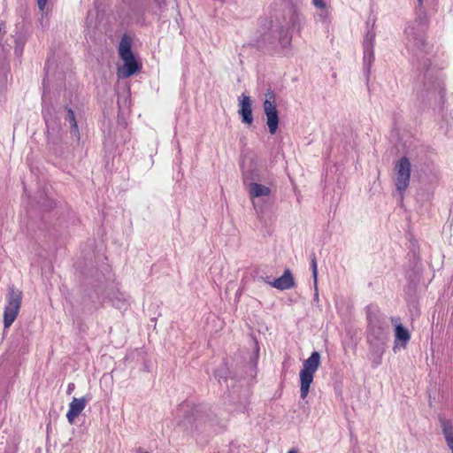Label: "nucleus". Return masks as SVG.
Wrapping results in <instances>:
<instances>
[{"label":"nucleus","mask_w":453,"mask_h":453,"mask_svg":"<svg viewBox=\"0 0 453 453\" xmlns=\"http://www.w3.org/2000/svg\"><path fill=\"white\" fill-rule=\"evenodd\" d=\"M119 55L123 60L122 65L118 68L119 78H129L139 71L141 65L132 51L130 38L127 36L121 38L119 44Z\"/></svg>","instance_id":"nucleus-1"},{"label":"nucleus","mask_w":453,"mask_h":453,"mask_svg":"<svg viewBox=\"0 0 453 453\" xmlns=\"http://www.w3.org/2000/svg\"><path fill=\"white\" fill-rule=\"evenodd\" d=\"M320 355L319 351H313L310 357L303 361L300 372V396L302 399L307 397L311 386L314 380V375L320 365Z\"/></svg>","instance_id":"nucleus-2"},{"label":"nucleus","mask_w":453,"mask_h":453,"mask_svg":"<svg viewBox=\"0 0 453 453\" xmlns=\"http://www.w3.org/2000/svg\"><path fill=\"white\" fill-rule=\"evenodd\" d=\"M23 293L19 288L9 287L5 294V307L4 312V325L12 326L18 317L21 306Z\"/></svg>","instance_id":"nucleus-3"},{"label":"nucleus","mask_w":453,"mask_h":453,"mask_svg":"<svg viewBox=\"0 0 453 453\" xmlns=\"http://www.w3.org/2000/svg\"><path fill=\"white\" fill-rule=\"evenodd\" d=\"M411 175V164L407 157H400L395 165V186L401 196L408 189Z\"/></svg>","instance_id":"nucleus-4"},{"label":"nucleus","mask_w":453,"mask_h":453,"mask_svg":"<svg viewBox=\"0 0 453 453\" xmlns=\"http://www.w3.org/2000/svg\"><path fill=\"white\" fill-rule=\"evenodd\" d=\"M264 111L268 130L273 135L279 128V111L276 106L275 95L272 90H268L265 94Z\"/></svg>","instance_id":"nucleus-5"},{"label":"nucleus","mask_w":453,"mask_h":453,"mask_svg":"<svg viewBox=\"0 0 453 453\" xmlns=\"http://www.w3.org/2000/svg\"><path fill=\"white\" fill-rule=\"evenodd\" d=\"M388 324L385 317L376 312L368 313V342H372L384 337Z\"/></svg>","instance_id":"nucleus-6"},{"label":"nucleus","mask_w":453,"mask_h":453,"mask_svg":"<svg viewBox=\"0 0 453 453\" xmlns=\"http://www.w3.org/2000/svg\"><path fill=\"white\" fill-rule=\"evenodd\" d=\"M376 41V34L371 30L366 33L363 42V65L367 74L370 73L372 63L375 61L374 45Z\"/></svg>","instance_id":"nucleus-7"},{"label":"nucleus","mask_w":453,"mask_h":453,"mask_svg":"<svg viewBox=\"0 0 453 453\" xmlns=\"http://www.w3.org/2000/svg\"><path fill=\"white\" fill-rule=\"evenodd\" d=\"M395 324V346L393 349L395 352L398 351L399 346L405 348L411 339V334L408 329L404 328L403 325L398 322V319H392Z\"/></svg>","instance_id":"nucleus-8"},{"label":"nucleus","mask_w":453,"mask_h":453,"mask_svg":"<svg viewBox=\"0 0 453 453\" xmlns=\"http://www.w3.org/2000/svg\"><path fill=\"white\" fill-rule=\"evenodd\" d=\"M239 113L242 123L250 125L253 122L252 100L249 96L242 95L239 97Z\"/></svg>","instance_id":"nucleus-9"},{"label":"nucleus","mask_w":453,"mask_h":453,"mask_svg":"<svg viewBox=\"0 0 453 453\" xmlns=\"http://www.w3.org/2000/svg\"><path fill=\"white\" fill-rule=\"evenodd\" d=\"M88 400H90V398H86V396H83V398L73 399V401L69 404V409L66 413V417L70 424L74 423L79 414H81L83 409H85Z\"/></svg>","instance_id":"nucleus-10"},{"label":"nucleus","mask_w":453,"mask_h":453,"mask_svg":"<svg viewBox=\"0 0 453 453\" xmlns=\"http://www.w3.org/2000/svg\"><path fill=\"white\" fill-rule=\"evenodd\" d=\"M267 284L271 285L272 288L280 290L289 289L295 286V277L289 269H286L283 272V275L274 280L267 281Z\"/></svg>","instance_id":"nucleus-11"},{"label":"nucleus","mask_w":453,"mask_h":453,"mask_svg":"<svg viewBox=\"0 0 453 453\" xmlns=\"http://www.w3.org/2000/svg\"><path fill=\"white\" fill-rule=\"evenodd\" d=\"M54 0H36L41 17L39 19L41 26H47L49 22V13Z\"/></svg>","instance_id":"nucleus-12"},{"label":"nucleus","mask_w":453,"mask_h":453,"mask_svg":"<svg viewBox=\"0 0 453 453\" xmlns=\"http://www.w3.org/2000/svg\"><path fill=\"white\" fill-rule=\"evenodd\" d=\"M441 427L442 429V434L445 438L446 444L453 453V421L441 419Z\"/></svg>","instance_id":"nucleus-13"},{"label":"nucleus","mask_w":453,"mask_h":453,"mask_svg":"<svg viewBox=\"0 0 453 453\" xmlns=\"http://www.w3.org/2000/svg\"><path fill=\"white\" fill-rule=\"evenodd\" d=\"M248 192L252 198L263 197L271 194V189L267 186L257 184V182H251L248 187Z\"/></svg>","instance_id":"nucleus-14"},{"label":"nucleus","mask_w":453,"mask_h":453,"mask_svg":"<svg viewBox=\"0 0 453 453\" xmlns=\"http://www.w3.org/2000/svg\"><path fill=\"white\" fill-rule=\"evenodd\" d=\"M314 20L319 22L322 25H329L332 20V13L330 11V5H327L325 9L318 11L314 14Z\"/></svg>","instance_id":"nucleus-15"},{"label":"nucleus","mask_w":453,"mask_h":453,"mask_svg":"<svg viewBox=\"0 0 453 453\" xmlns=\"http://www.w3.org/2000/svg\"><path fill=\"white\" fill-rule=\"evenodd\" d=\"M305 18L302 13L294 12L289 18V26L293 29H296L297 31H301L304 26Z\"/></svg>","instance_id":"nucleus-16"},{"label":"nucleus","mask_w":453,"mask_h":453,"mask_svg":"<svg viewBox=\"0 0 453 453\" xmlns=\"http://www.w3.org/2000/svg\"><path fill=\"white\" fill-rule=\"evenodd\" d=\"M66 120H68V122L71 125V134H72V135L75 136L77 138H80L78 123H77V121L75 119V114H74L73 111L67 110Z\"/></svg>","instance_id":"nucleus-17"},{"label":"nucleus","mask_w":453,"mask_h":453,"mask_svg":"<svg viewBox=\"0 0 453 453\" xmlns=\"http://www.w3.org/2000/svg\"><path fill=\"white\" fill-rule=\"evenodd\" d=\"M112 304L115 305L118 309H123L126 305L128 304L130 297L126 296V294L119 293L116 294L115 296L111 298Z\"/></svg>","instance_id":"nucleus-18"},{"label":"nucleus","mask_w":453,"mask_h":453,"mask_svg":"<svg viewBox=\"0 0 453 453\" xmlns=\"http://www.w3.org/2000/svg\"><path fill=\"white\" fill-rule=\"evenodd\" d=\"M420 45H424V40L422 37L418 38H410L407 42L408 47H417V49H419Z\"/></svg>","instance_id":"nucleus-19"},{"label":"nucleus","mask_w":453,"mask_h":453,"mask_svg":"<svg viewBox=\"0 0 453 453\" xmlns=\"http://www.w3.org/2000/svg\"><path fill=\"white\" fill-rule=\"evenodd\" d=\"M311 266L312 269L313 285H317L318 284V263H317L316 258L311 259Z\"/></svg>","instance_id":"nucleus-20"},{"label":"nucleus","mask_w":453,"mask_h":453,"mask_svg":"<svg viewBox=\"0 0 453 453\" xmlns=\"http://www.w3.org/2000/svg\"><path fill=\"white\" fill-rule=\"evenodd\" d=\"M312 4L317 10L325 9L329 5L326 0H312Z\"/></svg>","instance_id":"nucleus-21"},{"label":"nucleus","mask_w":453,"mask_h":453,"mask_svg":"<svg viewBox=\"0 0 453 453\" xmlns=\"http://www.w3.org/2000/svg\"><path fill=\"white\" fill-rule=\"evenodd\" d=\"M313 300L315 302H319V288H318V283L316 285H314V296H313Z\"/></svg>","instance_id":"nucleus-22"},{"label":"nucleus","mask_w":453,"mask_h":453,"mask_svg":"<svg viewBox=\"0 0 453 453\" xmlns=\"http://www.w3.org/2000/svg\"><path fill=\"white\" fill-rule=\"evenodd\" d=\"M74 384L71 383L68 385L67 393H71L73 389L74 388Z\"/></svg>","instance_id":"nucleus-23"},{"label":"nucleus","mask_w":453,"mask_h":453,"mask_svg":"<svg viewBox=\"0 0 453 453\" xmlns=\"http://www.w3.org/2000/svg\"><path fill=\"white\" fill-rule=\"evenodd\" d=\"M418 1V4L419 6H423L424 5V0H417Z\"/></svg>","instance_id":"nucleus-24"},{"label":"nucleus","mask_w":453,"mask_h":453,"mask_svg":"<svg viewBox=\"0 0 453 453\" xmlns=\"http://www.w3.org/2000/svg\"><path fill=\"white\" fill-rule=\"evenodd\" d=\"M380 363H381V358H380V357H379V358H378V360H377V362H376V365H379V364H380Z\"/></svg>","instance_id":"nucleus-25"}]
</instances>
